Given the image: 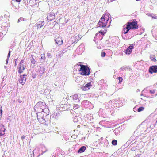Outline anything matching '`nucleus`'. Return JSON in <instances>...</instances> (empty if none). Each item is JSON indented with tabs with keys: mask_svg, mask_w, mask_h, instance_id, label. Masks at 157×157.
I'll return each instance as SVG.
<instances>
[{
	"mask_svg": "<svg viewBox=\"0 0 157 157\" xmlns=\"http://www.w3.org/2000/svg\"><path fill=\"white\" fill-rule=\"evenodd\" d=\"M109 18V14L105 13L102 15L99 21L98 25V27L104 28L106 27Z\"/></svg>",
	"mask_w": 157,
	"mask_h": 157,
	"instance_id": "1",
	"label": "nucleus"
},
{
	"mask_svg": "<svg viewBox=\"0 0 157 157\" xmlns=\"http://www.w3.org/2000/svg\"><path fill=\"white\" fill-rule=\"evenodd\" d=\"M80 68L79 70V73L83 76L88 75L90 74V70L89 67L86 65H80Z\"/></svg>",
	"mask_w": 157,
	"mask_h": 157,
	"instance_id": "2",
	"label": "nucleus"
},
{
	"mask_svg": "<svg viewBox=\"0 0 157 157\" xmlns=\"http://www.w3.org/2000/svg\"><path fill=\"white\" fill-rule=\"evenodd\" d=\"M131 22H128L126 24L127 28L128 29H137L138 28V22L136 19L130 20Z\"/></svg>",
	"mask_w": 157,
	"mask_h": 157,
	"instance_id": "3",
	"label": "nucleus"
},
{
	"mask_svg": "<svg viewBox=\"0 0 157 157\" xmlns=\"http://www.w3.org/2000/svg\"><path fill=\"white\" fill-rule=\"evenodd\" d=\"M46 104L44 102H39L34 106L35 110L38 113L44 112V109L45 108Z\"/></svg>",
	"mask_w": 157,
	"mask_h": 157,
	"instance_id": "4",
	"label": "nucleus"
},
{
	"mask_svg": "<svg viewBox=\"0 0 157 157\" xmlns=\"http://www.w3.org/2000/svg\"><path fill=\"white\" fill-rule=\"evenodd\" d=\"M24 61L22 60L19 65V67L18 68V72L19 73H23V71L25 70V68L24 65Z\"/></svg>",
	"mask_w": 157,
	"mask_h": 157,
	"instance_id": "5",
	"label": "nucleus"
},
{
	"mask_svg": "<svg viewBox=\"0 0 157 157\" xmlns=\"http://www.w3.org/2000/svg\"><path fill=\"white\" fill-rule=\"evenodd\" d=\"M149 72L151 74L153 73H157V65H153L150 66L149 69Z\"/></svg>",
	"mask_w": 157,
	"mask_h": 157,
	"instance_id": "6",
	"label": "nucleus"
},
{
	"mask_svg": "<svg viewBox=\"0 0 157 157\" xmlns=\"http://www.w3.org/2000/svg\"><path fill=\"white\" fill-rule=\"evenodd\" d=\"M27 75L25 74L22 76L21 75L20 76V78L19 79V82L21 83L22 85L24 84L25 83L26 79V76Z\"/></svg>",
	"mask_w": 157,
	"mask_h": 157,
	"instance_id": "7",
	"label": "nucleus"
},
{
	"mask_svg": "<svg viewBox=\"0 0 157 157\" xmlns=\"http://www.w3.org/2000/svg\"><path fill=\"white\" fill-rule=\"evenodd\" d=\"M134 45L131 44L125 50V53L126 54H130L132 52V50L134 48Z\"/></svg>",
	"mask_w": 157,
	"mask_h": 157,
	"instance_id": "8",
	"label": "nucleus"
},
{
	"mask_svg": "<svg viewBox=\"0 0 157 157\" xmlns=\"http://www.w3.org/2000/svg\"><path fill=\"white\" fill-rule=\"evenodd\" d=\"M56 43L59 45H61L62 44L63 40L61 37H58L55 40Z\"/></svg>",
	"mask_w": 157,
	"mask_h": 157,
	"instance_id": "9",
	"label": "nucleus"
},
{
	"mask_svg": "<svg viewBox=\"0 0 157 157\" xmlns=\"http://www.w3.org/2000/svg\"><path fill=\"white\" fill-rule=\"evenodd\" d=\"M21 0H12V3L15 7L19 6Z\"/></svg>",
	"mask_w": 157,
	"mask_h": 157,
	"instance_id": "10",
	"label": "nucleus"
},
{
	"mask_svg": "<svg viewBox=\"0 0 157 157\" xmlns=\"http://www.w3.org/2000/svg\"><path fill=\"white\" fill-rule=\"evenodd\" d=\"M91 84L90 82H89L86 84L84 86L82 87L83 90L86 91L89 90L90 87L91 86Z\"/></svg>",
	"mask_w": 157,
	"mask_h": 157,
	"instance_id": "11",
	"label": "nucleus"
},
{
	"mask_svg": "<svg viewBox=\"0 0 157 157\" xmlns=\"http://www.w3.org/2000/svg\"><path fill=\"white\" fill-rule=\"evenodd\" d=\"M71 40L72 42V43H77L79 40V37L78 36H73L71 38Z\"/></svg>",
	"mask_w": 157,
	"mask_h": 157,
	"instance_id": "12",
	"label": "nucleus"
},
{
	"mask_svg": "<svg viewBox=\"0 0 157 157\" xmlns=\"http://www.w3.org/2000/svg\"><path fill=\"white\" fill-rule=\"evenodd\" d=\"M44 25V21H41L40 24H36V26L37 27V29H40Z\"/></svg>",
	"mask_w": 157,
	"mask_h": 157,
	"instance_id": "13",
	"label": "nucleus"
},
{
	"mask_svg": "<svg viewBox=\"0 0 157 157\" xmlns=\"http://www.w3.org/2000/svg\"><path fill=\"white\" fill-rule=\"evenodd\" d=\"M86 147L85 146H83L79 149L78 151V153H82L84 151L86 150Z\"/></svg>",
	"mask_w": 157,
	"mask_h": 157,
	"instance_id": "14",
	"label": "nucleus"
},
{
	"mask_svg": "<svg viewBox=\"0 0 157 157\" xmlns=\"http://www.w3.org/2000/svg\"><path fill=\"white\" fill-rule=\"evenodd\" d=\"M6 130V129L4 127H2L0 129V136L4 135L5 134L4 132Z\"/></svg>",
	"mask_w": 157,
	"mask_h": 157,
	"instance_id": "15",
	"label": "nucleus"
},
{
	"mask_svg": "<svg viewBox=\"0 0 157 157\" xmlns=\"http://www.w3.org/2000/svg\"><path fill=\"white\" fill-rule=\"evenodd\" d=\"M107 32V30H104L103 31H99V32L96 34V36H97L98 34L100 33L101 35H104Z\"/></svg>",
	"mask_w": 157,
	"mask_h": 157,
	"instance_id": "16",
	"label": "nucleus"
},
{
	"mask_svg": "<svg viewBox=\"0 0 157 157\" xmlns=\"http://www.w3.org/2000/svg\"><path fill=\"white\" fill-rule=\"evenodd\" d=\"M150 58L151 60L154 62H156V57L154 55H151L150 56Z\"/></svg>",
	"mask_w": 157,
	"mask_h": 157,
	"instance_id": "17",
	"label": "nucleus"
},
{
	"mask_svg": "<svg viewBox=\"0 0 157 157\" xmlns=\"http://www.w3.org/2000/svg\"><path fill=\"white\" fill-rule=\"evenodd\" d=\"M130 30V29H128H128L127 28V25H126V27L125 28H124V29H123V32L124 34H126L129 31V30Z\"/></svg>",
	"mask_w": 157,
	"mask_h": 157,
	"instance_id": "18",
	"label": "nucleus"
},
{
	"mask_svg": "<svg viewBox=\"0 0 157 157\" xmlns=\"http://www.w3.org/2000/svg\"><path fill=\"white\" fill-rule=\"evenodd\" d=\"M41 58L40 59V61H41V60L42 59L43 60H44L45 59V56L44 54H41Z\"/></svg>",
	"mask_w": 157,
	"mask_h": 157,
	"instance_id": "19",
	"label": "nucleus"
},
{
	"mask_svg": "<svg viewBox=\"0 0 157 157\" xmlns=\"http://www.w3.org/2000/svg\"><path fill=\"white\" fill-rule=\"evenodd\" d=\"M112 144L114 145H116L117 144V141L116 140H113L112 141Z\"/></svg>",
	"mask_w": 157,
	"mask_h": 157,
	"instance_id": "20",
	"label": "nucleus"
},
{
	"mask_svg": "<svg viewBox=\"0 0 157 157\" xmlns=\"http://www.w3.org/2000/svg\"><path fill=\"white\" fill-rule=\"evenodd\" d=\"M144 107H139L138 109V112H140L141 111H143L144 110Z\"/></svg>",
	"mask_w": 157,
	"mask_h": 157,
	"instance_id": "21",
	"label": "nucleus"
},
{
	"mask_svg": "<svg viewBox=\"0 0 157 157\" xmlns=\"http://www.w3.org/2000/svg\"><path fill=\"white\" fill-rule=\"evenodd\" d=\"M36 62V61L33 58V59H32L31 60V63L33 65V66L34 67V66H35V64Z\"/></svg>",
	"mask_w": 157,
	"mask_h": 157,
	"instance_id": "22",
	"label": "nucleus"
},
{
	"mask_svg": "<svg viewBox=\"0 0 157 157\" xmlns=\"http://www.w3.org/2000/svg\"><path fill=\"white\" fill-rule=\"evenodd\" d=\"M79 107L78 105L76 104L74 106L73 109L75 110L76 109H78L79 108Z\"/></svg>",
	"mask_w": 157,
	"mask_h": 157,
	"instance_id": "23",
	"label": "nucleus"
},
{
	"mask_svg": "<svg viewBox=\"0 0 157 157\" xmlns=\"http://www.w3.org/2000/svg\"><path fill=\"white\" fill-rule=\"evenodd\" d=\"M52 16V15H48L47 17V19L48 20L50 21H52V19L50 18V17Z\"/></svg>",
	"mask_w": 157,
	"mask_h": 157,
	"instance_id": "24",
	"label": "nucleus"
},
{
	"mask_svg": "<svg viewBox=\"0 0 157 157\" xmlns=\"http://www.w3.org/2000/svg\"><path fill=\"white\" fill-rule=\"evenodd\" d=\"M118 78L119 80V83H120L121 82H122L123 78L121 77H119Z\"/></svg>",
	"mask_w": 157,
	"mask_h": 157,
	"instance_id": "25",
	"label": "nucleus"
},
{
	"mask_svg": "<svg viewBox=\"0 0 157 157\" xmlns=\"http://www.w3.org/2000/svg\"><path fill=\"white\" fill-rule=\"evenodd\" d=\"M106 53L104 52H102L101 53V56L102 57H104L105 56Z\"/></svg>",
	"mask_w": 157,
	"mask_h": 157,
	"instance_id": "26",
	"label": "nucleus"
},
{
	"mask_svg": "<svg viewBox=\"0 0 157 157\" xmlns=\"http://www.w3.org/2000/svg\"><path fill=\"white\" fill-rule=\"evenodd\" d=\"M150 16L152 17V19H157V17L155 15L154 16H152V15H150Z\"/></svg>",
	"mask_w": 157,
	"mask_h": 157,
	"instance_id": "27",
	"label": "nucleus"
},
{
	"mask_svg": "<svg viewBox=\"0 0 157 157\" xmlns=\"http://www.w3.org/2000/svg\"><path fill=\"white\" fill-rule=\"evenodd\" d=\"M150 93H151V94H154L155 93V90H150Z\"/></svg>",
	"mask_w": 157,
	"mask_h": 157,
	"instance_id": "28",
	"label": "nucleus"
},
{
	"mask_svg": "<svg viewBox=\"0 0 157 157\" xmlns=\"http://www.w3.org/2000/svg\"><path fill=\"white\" fill-rule=\"evenodd\" d=\"M2 107V106H1V108L0 109V113H1V116L2 114V110L1 108Z\"/></svg>",
	"mask_w": 157,
	"mask_h": 157,
	"instance_id": "29",
	"label": "nucleus"
},
{
	"mask_svg": "<svg viewBox=\"0 0 157 157\" xmlns=\"http://www.w3.org/2000/svg\"><path fill=\"white\" fill-rule=\"evenodd\" d=\"M22 18H20L18 20V22H20V21H21L22 20Z\"/></svg>",
	"mask_w": 157,
	"mask_h": 157,
	"instance_id": "30",
	"label": "nucleus"
},
{
	"mask_svg": "<svg viewBox=\"0 0 157 157\" xmlns=\"http://www.w3.org/2000/svg\"><path fill=\"white\" fill-rule=\"evenodd\" d=\"M25 138V136L24 135H23L22 136H21V139H22V140H23Z\"/></svg>",
	"mask_w": 157,
	"mask_h": 157,
	"instance_id": "31",
	"label": "nucleus"
},
{
	"mask_svg": "<svg viewBox=\"0 0 157 157\" xmlns=\"http://www.w3.org/2000/svg\"><path fill=\"white\" fill-rule=\"evenodd\" d=\"M79 37V40L82 38V36L81 35H78Z\"/></svg>",
	"mask_w": 157,
	"mask_h": 157,
	"instance_id": "32",
	"label": "nucleus"
},
{
	"mask_svg": "<svg viewBox=\"0 0 157 157\" xmlns=\"http://www.w3.org/2000/svg\"><path fill=\"white\" fill-rule=\"evenodd\" d=\"M10 51H9L8 54V57H9L10 55Z\"/></svg>",
	"mask_w": 157,
	"mask_h": 157,
	"instance_id": "33",
	"label": "nucleus"
},
{
	"mask_svg": "<svg viewBox=\"0 0 157 157\" xmlns=\"http://www.w3.org/2000/svg\"><path fill=\"white\" fill-rule=\"evenodd\" d=\"M80 63H80V62L78 63L77 64V65H78V66H80V65H81V64H80Z\"/></svg>",
	"mask_w": 157,
	"mask_h": 157,
	"instance_id": "34",
	"label": "nucleus"
},
{
	"mask_svg": "<svg viewBox=\"0 0 157 157\" xmlns=\"http://www.w3.org/2000/svg\"><path fill=\"white\" fill-rule=\"evenodd\" d=\"M156 123H157V121H156Z\"/></svg>",
	"mask_w": 157,
	"mask_h": 157,
	"instance_id": "35",
	"label": "nucleus"
}]
</instances>
